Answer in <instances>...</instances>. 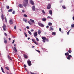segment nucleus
I'll return each mask as SVG.
<instances>
[{"label": "nucleus", "mask_w": 74, "mask_h": 74, "mask_svg": "<svg viewBox=\"0 0 74 74\" xmlns=\"http://www.w3.org/2000/svg\"><path fill=\"white\" fill-rule=\"evenodd\" d=\"M28 4V0H24L23 2V5L24 7H26Z\"/></svg>", "instance_id": "nucleus-1"}, {"label": "nucleus", "mask_w": 74, "mask_h": 74, "mask_svg": "<svg viewBox=\"0 0 74 74\" xmlns=\"http://www.w3.org/2000/svg\"><path fill=\"white\" fill-rule=\"evenodd\" d=\"M30 21H28V23L30 25H32L33 24V23H32V22L33 23H35V22H34V21L33 20H32L31 19H30Z\"/></svg>", "instance_id": "nucleus-2"}, {"label": "nucleus", "mask_w": 74, "mask_h": 74, "mask_svg": "<svg viewBox=\"0 0 74 74\" xmlns=\"http://www.w3.org/2000/svg\"><path fill=\"white\" fill-rule=\"evenodd\" d=\"M27 63L29 66H30L32 65V64H31V61L29 60H28L27 61Z\"/></svg>", "instance_id": "nucleus-3"}, {"label": "nucleus", "mask_w": 74, "mask_h": 74, "mask_svg": "<svg viewBox=\"0 0 74 74\" xmlns=\"http://www.w3.org/2000/svg\"><path fill=\"white\" fill-rule=\"evenodd\" d=\"M38 25H39V26L41 27H44V25L40 23H38Z\"/></svg>", "instance_id": "nucleus-4"}, {"label": "nucleus", "mask_w": 74, "mask_h": 74, "mask_svg": "<svg viewBox=\"0 0 74 74\" xmlns=\"http://www.w3.org/2000/svg\"><path fill=\"white\" fill-rule=\"evenodd\" d=\"M5 27H6V26H5V25L3 24V28L4 31H5L6 30V29L5 28Z\"/></svg>", "instance_id": "nucleus-5"}, {"label": "nucleus", "mask_w": 74, "mask_h": 74, "mask_svg": "<svg viewBox=\"0 0 74 74\" xmlns=\"http://www.w3.org/2000/svg\"><path fill=\"white\" fill-rule=\"evenodd\" d=\"M51 7V5L49 3L47 7V9H50Z\"/></svg>", "instance_id": "nucleus-6"}, {"label": "nucleus", "mask_w": 74, "mask_h": 74, "mask_svg": "<svg viewBox=\"0 0 74 74\" xmlns=\"http://www.w3.org/2000/svg\"><path fill=\"white\" fill-rule=\"evenodd\" d=\"M30 3L32 5H34V1H32V0H30Z\"/></svg>", "instance_id": "nucleus-7"}, {"label": "nucleus", "mask_w": 74, "mask_h": 74, "mask_svg": "<svg viewBox=\"0 0 74 74\" xmlns=\"http://www.w3.org/2000/svg\"><path fill=\"white\" fill-rule=\"evenodd\" d=\"M1 19L3 21V20L4 19V15H3V14H2L1 16Z\"/></svg>", "instance_id": "nucleus-8"}, {"label": "nucleus", "mask_w": 74, "mask_h": 74, "mask_svg": "<svg viewBox=\"0 0 74 74\" xmlns=\"http://www.w3.org/2000/svg\"><path fill=\"white\" fill-rule=\"evenodd\" d=\"M9 23L10 24V25H12L13 24V22H12V19H10L9 21Z\"/></svg>", "instance_id": "nucleus-9"}, {"label": "nucleus", "mask_w": 74, "mask_h": 74, "mask_svg": "<svg viewBox=\"0 0 74 74\" xmlns=\"http://www.w3.org/2000/svg\"><path fill=\"white\" fill-rule=\"evenodd\" d=\"M72 57V56L71 55H69L67 57V58L69 60H70V58H71Z\"/></svg>", "instance_id": "nucleus-10"}, {"label": "nucleus", "mask_w": 74, "mask_h": 74, "mask_svg": "<svg viewBox=\"0 0 74 74\" xmlns=\"http://www.w3.org/2000/svg\"><path fill=\"white\" fill-rule=\"evenodd\" d=\"M18 7L20 8H23V5L21 4H20L18 5Z\"/></svg>", "instance_id": "nucleus-11"}, {"label": "nucleus", "mask_w": 74, "mask_h": 74, "mask_svg": "<svg viewBox=\"0 0 74 74\" xmlns=\"http://www.w3.org/2000/svg\"><path fill=\"white\" fill-rule=\"evenodd\" d=\"M32 8L33 11H35L36 10V8L35 6H32Z\"/></svg>", "instance_id": "nucleus-12"}, {"label": "nucleus", "mask_w": 74, "mask_h": 74, "mask_svg": "<svg viewBox=\"0 0 74 74\" xmlns=\"http://www.w3.org/2000/svg\"><path fill=\"white\" fill-rule=\"evenodd\" d=\"M37 36V32H36L34 34V37H36Z\"/></svg>", "instance_id": "nucleus-13"}, {"label": "nucleus", "mask_w": 74, "mask_h": 74, "mask_svg": "<svg viewBox=\"0 0 74 74\" xmlns=\"http://www.w3.org/2000/svg\"><path fill=\"white\" fill-rule=\"evenodd\" d=\"M49 29L51 31V30H53V28L52 27H50Z\"/></svg>", "instance_id": "nucleus-14"}, {"label": "nucleus", "mask_w": 74, "mask_h": 74, "mask_svg": "<svg viewBox=\"0 0 74 74\" xmlns=\"http://www.w3.org/2000/svg\"><path fill=\"white\" fill-rule=\"evenodd\" d=\"M41 30H40L39 29L38 30V34H41Z\"/></svg>", "instance_id": "nucleus-15"}, {"label": "nucleus", "mask_w": 74, "mask_h": 74, "mask_svg": "<svg viewBox=\"0 0 74 74\" xmlns=\"http://www.w3.org/2000/svg\"><path fill=\"white\" fill-rule=\"evenodd\" d=\"M42 38L43 40H46V38L44 37H42Z\"/></svg>", "instance_id": "nucleus-16"}, {"label": "nucleus", "mask_w": 74, "mask_h": 74, "mask_svg": "<svg viewBox=\"0 0 74 74\" xmlns=\"http://www.w3.org/2000/svg\"><path fill=\"white\" fill-rule=\"evenodd\" d=\"M4 42L5 44H7V40H5V39H4Z\"/></svg>", "instance_id": "nucleus-17"}, {"label": "nucleus", "mask_w": 74, "mask_h": 74, "mask_svg": "<svg viewBox=\"0 0 74 74\" xmlns=\"http://www.w3.org/2000/svg\"><path fill=\"white\" fill-rule=\"evenodd\" d=\"M52 24L51 23H48V25H49V26H52Z\"/></svg>", "instance_id": "nucleus-18"}, {"label": "nucleus", "mask_w": 74, "mask_h": 74, "mask_svg": "<svg viewBox=\"0 0 74 74\" xmlns=\"http://www.w3.org/2000/svg\"><path fill=\"white\" fill-rule=\"evenodd\" d=\"M14 51H15V52H17V50L16 49V48L15 47H14Z\"/></svg>", "instance_id": "nucleus-19"}, {"label": "nucleus", "mask_w": 74, "mask_h": 74, "mask_svg": "<svg viewBox=\"0 0 74 74\" xmlns=\"http://www.w3.org/2000/svg\"><path fill=\"white\" fill-rule=\"evenodd\" d=\"M49 12L50 15H52V10H50L49 11Z\"/></svg>", "instance_id": "nucleus-20"}, {"label": "nucleus", "mask_w": 74, "mask_h": 74, "mask_svg": "<svg viewBox=\"0 0 74 74\" xmlns=\"http://www.w3.org/2000/svg\"><path fill=\"white\" fill-rule=\"evenodd\" d=\"M65 55L66 56H68L69 55V53L68 52H67L66 53H65Z\"/></svg>", "instance_id": "nucleus-21"}, {"label": "nucleus", "mask_w": 74, "mask_h": 74, "mask_svg": "<svg viewBox=\"0 0 74 74\" xmlns=\"http://www.w3.org/2000/svg\"><path fill=\"white\" fill-rule=\"evenodd\" d=\"M24 34L25 35V37H27V35L26 34V32H24Z\"/></svg>", "instance_id": "nucleus-22"}, {"label": "nucleus", "mask_w": 74, "mask_h": 74, "mask_svg": "<svg viewBox=\"0 0 74 74\" xmlns=\"http://www.w3.org/2000/svg\"><path fill=\"white\" fill-rule=\"evenodd\" d=\"M8 57L9 58V59H10V60H12V59L11 58V57L8 55Z\"/></svg>", "instance_id": "nucleus-23"}, {"label": "nucleus", "mask_w": 74, "mask_h": 74, "mask_svg": "<svg viewBox=\"0 0 74 74\" xmlns=\"http://www.w3.org/2000/svg\"><path fill=\"white\" fill-rule=\"evenodd\" d=\"M12 9H11L8 10V12H12Z\"/></svg>", "instance_id": "nucleus-24"}, {"label": "nucleus", "mask_w": 74, "mask_h": 74, "mask_svg": "<svg viewBox=\"0 0 74 74\" xmlns=\"http://www.w3.org/2000/svg\"><path fill=\"white\" fill-rule=\"evenodd\" d=\"M24 58H27V55H24Z\"/></svg>", "instance_id": "nucleus-25"}, {"label": "nucleus", "mask_w": 74, "mask_h": 74, "mask_svg": "<svg viewBox=\"0 0 74 74\" xmlns=\"http://www.w3.org/2000/svg\"><path fill=\"white\" fill-rule=\"evenodd\" d=\"M34 44H36V45H38V42H36V41H35V42H34Z\"/></svg>", "instance_id": "nucleus-26"}, {"label": "nucleus", "mask_w": 74, "mask_h": 74, "mask_svg": "<svg viewBox=\"0 0 74 74\" xmlns=\"http://www.w3.org/2000/svg\"><path fill=\"white\" fill-rule=\"evenodd\" d=\"M46 18H43L42 19V21H46Z\"/></svg>", "instance_id": "nucleus-27"}, {"label": "nucleus", "mask_w": 74, "mask_h": 74, "mask_svg": "<svg viewBox=\"0 0 74 74\" xmlns=\"http://www.w3.org/2000/svg\"><path fill=\"white\" fill-rule=\"evenodd\" d=\"M28 33L30 35H32V33L29 31H28Z\"/></svg>", "instance_id": "nucleus-28"}, {"label": "nucleus", "mask_w": 74, "mask_h": 74, "mask_svg": "<svg viewBox=\"0 0 74 74\" xmlns=\"http://www.w3.org/2000/svg\"><path fill=\"white\" fill-rule=\"evenodd\" d=\"M1 70H2V71L3 73H5L4 71L3 70V67H1Z\"/></svg>", "instance_id": "nucleus-29"}, {"label": "nucleus", "mask_w": 74, "mask_h": 74, "mask_svg": "<svg viewBox=\"0 0 74 74\" xmlns=\"http://www.w3.org/2000/svg\"><path fill=\"white\" fill-rule=\"evenodd\" d=\"M23 20L25 22H27V21L26 19H23Z\"/></svg>", "instance_id": "nucleus-30"}, {"label": "nucleus", "mask_w": 74, "mask_h": 74, "mask_svg": "<svg viewBox=\"0 0 74 74\" xmlns=\"http://www.w3.org/2000/svg\"><path fill=\"white\" fill-rule=\"evenodd\" d=\"M52 35H55L56 34L55 33V32H53L52 33Z\"/></svg>", "instance_id": "nucleus-31"}, {"label": "nucleus", "mask_w": 74, "mask_h": 74, "mask_svg": "<svg viewBox=\"0 0 74 74\" xmlns=\"http://www.w3.org/2000/svg\"><path fill=\"white\" fill-rule=\"evenodd\" d=\"M36 41L38 42V41H39V40L38 39V38H37V37H36Z\"/></svg>", "instance_id": "nucleus-32"}, {"label": "nucleus", "mask_w": 74, "mask_h": 74, "mask_svg": "<svg viewBox=\"0 0 74 74\" xmlns=\"http://www.w3.org/2000/svg\"><path fill=\"white\" fill-rule=\"evenodd\" d=\"M32 41H33V42H34V43L36 41L35 40L33 39H32Z\"/></svg>", "instance_id": "nucleus-33"}, {"label": "nucleus", "mask_w": 74, "mask_h": 74, "mask_svg": "<svg viewBox=\"0 0 74 74\" xmlns=\"http://www.w3.org/2000/svg\"><path fill=\"white\" fill-rule=\"evenodd\" d=\"M5 68L6 70H9V68H8V67H5Z\"/></svg>", "instance_id": "nucleus-34"}, {"label": "nucleus", "mask_w": 74, "mask_h": 74, "mask_svg": "<svg viewBox=\"0 0 74 74\" xmlns=\"http://www.w3.org/2000/svg\"><path fill=\"white\" fill-rule=\"evenodd\" d=\"M70 30H71V29H70V30H69V32H67V34L68 35H69V33H70Z\"/></svg>", "instance_id": "nucleus-35"}, {"label": "nucleus", "mask_w": 74, "mask_h": 74, "mask_svg": "<svg viewBox=\"0 0 74 74\" xmlns=\"http://www.w3.org/2000/svg\"><path fill=\"white\" fill-rule=\"evenodd\" d=\"M23 16H24V17H25L26 18H27V15H26V14H24Z\"/></svg>", "instance_id": "nucleus-36"}, {"label": "nucleus", "mask_w": 74, "mask_h": 74, "mask_svg": "<svg viewBox=\"0 0 74 74\" xmlns=\"http://www.w3.org/2000/svg\"><path fill=\"white\" fill-rule=\"evenodd\" d=\"M47 18H49L50 19H52V18H51V17L49 16H48L47 17Z\"/></svg>", "instance_id": "nucleus-37"}, {"label": "nucleus", "mask_w": 74, "mask_h": 74, "mask_svg": "<svg viewBox=\"0 0 74 74\" xmlns=\"http://www.w3.org/2000/svg\"><path fill=\"white\" fill-rule=\"evenodd\" d=\"M72 27H74V24L71 25Z\"/></svg>", "instance_id": "nucleus-38"}, {"label": "nucleus", "mask_w": 74, "mask_h": 74, "mask_svg": "<svg viewBox=\"0 0 74 74\" xmlns=\"http://www.w3.org/2000/svg\"><path fill=\"white\" fill-rule=\"evenodd\" d=\"M6 8L7 9H9V8H10V7L9 6H6Z\"/></svg>", "instance_id": "nucleus-39"}, {"label": "nucleus", "mask_w": 74, "mask_h": 74, "mask_svg": "<svg viewBox=\"0 0 74 74\" xmlns=\"http://www.w3.org/2000/svg\"><path fill=\"white\" fill-rule=\"evenodd\" d=\"M42 13H43V14H45V12L44 11V10H42Z\"/></svg>", "instance_id": "nucleus-40"}, {"label": "nucleus", "mask_w": 74, "mask_h": 74, "mask_svg": "<svg viewBox=\"0 0 74 74\" xmlns=\"http://www.w3.org/2000/svg\"><path fill=\"white\" fill-rule=\"evenodd\" d=\"M62 7L63 8H64V9H66V7H65V6H63Z\"/></svg>", "instance_id": "nucleus-41"}, {"label": "nucleus", "mask_w": 74, "mask_h": 74, "mask_svg": "<svg viewBox=\"0 0 74 74\" xmlns=\"http://www.w3.org/2000/svg\"><path fill=\"white\" fill-rule=\"evenodd\" d=\"M14 29L15 30H16V25L14 26Z\"/></svg>", "instance_id": "nucleus-42"}, {"label": "nucleus", "mask_w": 74, "mask_h": 74, "mask_svg": "<svg viewBox=\"0 0 74 74\" xmlns=\"http://www.w3.org/2000/svg\"><path fill=\"white\" fill-rule=\"evenodd\" d=\"M15 11H13L12 12V13L13 14H15Z\"/></svg>", "instance_id": "nucleus-43"}, {"label": "nucleus", "mask_w": 74, "mask_h": 74, "mask_svg": "<svg viewBox=\"0 0 74 74\" xmlns=\"http://www.w3.org/2000/svg\"><path fill=\"white\" fill-rule=\"evenodd\" d=\"M36 51H37V52H39V53H40V51H39L37 50L36 49Z\"/></svg>", "instance_id": "nucleus-44"}, {"label": "nucleus", "mask_w": 74, "mask_h": 74, "mask_svg": "<svg viewBox=\"0 0 74 74\" xmlns=\"http://www.w3.org/2000/svg\"><path fill=\"white\" fill-rule=\"evenodd\" d=\"M26 28H27V29H29V26H27Z\"/></svg>", "instance_id": "nucleus-45"}, {"label": "nucleus", "mask_w": 74, "mask_h": 74, "mask_svg": "<svg viewBox=\"0 0 74 74\" xmlns=\"http://www.w3.org/2000/svg\"><path fill=\"white\" fill-rule=\"evenodd\" d=\"M4 35H5V36H7V34H6V33H5V32L4 33Z\"/></svg>", "instance_id": "nucleus-46"}, {"label": "nucleus", "mask_w": 74, "mask_h": 74, "mask_svg": "<svg viewBox=\"0 0 74 74\" xmlns=\"http://www.w3.org/2000/svg\"><path fill=\"white\" fill-rule=\"evenodd\" d=\"M68 52H69V53H71V50H69V51H68Z\"/></svg>", "instance_id": "nucleus-47"}, {"label": "nucleus", "mask_w": 74, "mask_h": 74, "mask_svg": "<svg viewBox=\"0 0 74 74\" xmlns=\"http://www.w3.org/2000/svg\"><path fill=\"white\" fill-rule=\"evenodd\" d=\"M5 22H7V18H6V17H5Z\"/></svg>", "instance_id": "nucleus-48"}, {"label": "nucleus", "mask_w": 74, "mask_h": 74, "mask_svg": "<svg viewBox=\"0 0 74 74\" xmlns=\"http://www.w3.org/2000/svg\"><path fill=\"white\" fill-rule=\"evenodd\" d=\"M30 73L31 74H37V73H32V72H30Z\"/></svg>", "instance_id": "nucleus-49"}, {"label": "nucleus", "mask_w": 74, "mask_h": 74, "mask_svg": "<svg viewBox=\"0 0 74 74\" xmlns=\"http://www.w3.org/2000/svg\"><path fill=\"white\" fill-rule=\"evenodd\" d=\"M31 32H34V29H31Z\"/></svg>", "instance_id": "nucleus-50"}, {"label": "nucleus", "mask_w": 74, "mask_h": 74, "mask_svg": "<svg viewBox=\"0 0 74 74\" xmlns=\"http://www.w3.org/2000/svg\"><path fill=\"white\" fill-rule=\"evenodd\" d=\"M14 42H15V40H13V42H12V43L13 44H14Z\"/></svg>", "instance_id": "nucleus-51"}, {"label": "nucleus", "mask_w": 74, "mask_h": 74, "mask_svg": "<svg viewBox=\"0 0 74 74\" xmlns=\"http://www.w3.org/2000/svg\"><path fill=\"white\" fill-rule=\"evenodd\" d=\"M46 27H47V29H48V28H49V26H48V25Z\"/></svg>", "instance_id": "nucleus-52"}, {"label": "nucleus", "mask_w": 74, "mask_h": 74, "mask_svg": "<svg viewBox=\"0 0 74 74\" xmlns=\"http://www.w3.org/2000/svg\"><path fill=\"white\" fill-rule=\"evenodd\" d=\"M61 30H62V29H61V28H60L59 29V31H60V32H61Z\"/></svg>", "instance_id": "nucleus-53"}, {"label": "nucleus", "mask_w": 74, "mask_h": 74, "mask_svg": "<svg viewBox=\"0 0 74 74\" xmlns=\"http://www.w3.org/2000/svg\"><path fill=\"white\" fill-rule=\"evenodd\" d=\"M43 42H45V40H43Z\"/></svg>", "instance_id": "nucleus-54"}, {"label": "nucleus", "mask_w": 74, "mask_h": 74, "mask_svg": "<svg viewBox=\"0 0 74 74\" xmlns=\"http://www.w3.org/2000/svg\"><path fill=\"white\" fill-rule=\"evenodd\" d=\"M22 11L23 12H25V10H22Z\"/></svg>", "instance_id": "nucleus-55"}, {"label": "nucleus", "mask_w": 74, "mask_h": 74, "mask_svg": "<svg viewBox=\"0 0 74 74\" xmlns=\"http://www.w3.org/2000/svg\"><path fill=\"white\" fill-rule=\"evenodd\" d=\"M24 66H25V67H27L26 65L25 64H24Z\"/></svg>", "instance_id": "nucleus-56"}, {"label": "nucleus", "mask_w": 74, "mask_h": 74, "mask_svg": "<svg viewBox=\"0 0 74 74\" xmlns=\"http://www.w3.org/2000/svg\"><path fill=\"white\" fill-rule=\"evenodd\" d=\"M9 41H10L11 40V38H9Z\"/></svg>", "instance_id": "nucleus-57"}, {"label": "nucleus", "mask_w": 74, "mask_h": 74, "mask_svg": "<svg viewBox=\"0 0 74 74\" xmlns=\"http://www.w3.org/2000/svg\"><path fill=\"white\" fill-rule=\"evenodd\" d=\"M14 47H16V44H15L14 45Z\"/></svg>", "instance_id": "nucleus-58"}, {"label": "nucleus", "mask_w": 74, "mask_h": 74, "mask_svg": "<svg viewBox=\"0 0 74 74\" xmlns=\"http://www.w3.org/2000/svg\"><path fill=\"white\" fill-rule=\"evenodd\" d=\"M46 40L47 41H48V39H46Z\"/></svg>", "instance_id": "nucleus-59"}, {"label": "nucleus", "mask_w": 74, "mask_h": 74, "mask_svg": "<svg viewBox=\"0 0 74 74\" xmlns=\"http://www.w3.org/2000/svg\"><path fill=\"white\" fill-rule=\"evenodd\" d=\"M28 40H30V38H28Z\"/></svg>", "instance_id": "nucleus-60"}, {"label": "nucleus", "mask_w": 74, "mask_h": 74, "mask_svg": "<svg viewBox=\"0 0 74 74\" xmlns=\"http://www.w3.org/2000/svg\"><path fill=\"white\" fill-rule=\"evenodd\" d=\"M24 30H26V28H25Z\"/></svg>", "instance_id": "nucleus-61"}, {"label": "nucleus", "mask_w": 74, "mask_h": 74, "mask_svg": "<svg viewBox=\"0 0 74 74\" xmlns=\"http://www.w3.org/2000/svg\"><path fill=\"white\" fill-rule=\"evenodd\" d=\"M32 48H34V46H32Z\"/></svg>", "instance_id": "nucleus-62"}, {"label": "nucleus", "mask_w": 74, "mask_h": 74, "mask_svg": "<svg viewBox=\"0 0 74 74\" xmlns=\"http://www.w3.org/2000/svg\"><path fill=\"white\" fill-rule=\"evenodd\" d=\"M25 70H26V71H27V69H25Z\"/></svg>", "instance_id": "nucleus-63"}, {"label": "nucleus", "mask_w": 74, "mask_h": 74, "mask_svg": "<svg viewBox=\"0 0 74 74\" xmlns=\"http://www.w3.org/2000/svg\"><path fill=\"white\" fill-rule=\"evenodd\" d=\"M19 30H20V31H21V29H20Z\"/></svg>", "instance_id": "nucleus-64"}]
</instances>
